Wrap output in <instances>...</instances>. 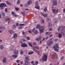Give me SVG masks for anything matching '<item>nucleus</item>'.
I'll return each mask as SVG.
<instances>
[{
	"label": "nucleus",
	"instance_id": "nucleus-49",
	"mask_svg": "<svg viewBox=\"0 0 65 65\" xmlns=\"http://www.w3.org/2000/svg\"><path fill=\"white\" fill-rule=\"evenodd\" d=\"M5 29V27H3L2 28V29L3 30H4V29Z\"/></svg>",
	"mask_w": 65,
	"mask_h": 65
},
{
	"label": "nucleus",
	"instance_id": "nucleus-52",
	"mask_svg": "<svg viewBox=\"0 0 65 65\" xmlns=\"http://www.w3.org/2000/svg\"><path fill=\"white\" fill-rule=\"evenodd\" d=\"M39 39H40H40H42V37H39Z\"/></svg>",
	"mask_w": 65,
	"mask_h": 65
},
{
	"label": "nucleus",
	"instance_id": "nucleus-37",
	"mask_svg": "<svg viewBox=\"0 0 65 65\" xmlns=\"http://www.w3.org/2000/svg\"><path fill=\"white\" fill-rule=\"evenodd\" d=\"M38 63H39V62L38 61H37L35 62V64L36 65H37Z\"/></svg>",
	"mask_w": 65,
	"mask_h": 65
},
{
	"label": "nucleus",
	"instance_id": "nucleus-14",
	"mask_svg": "<svg viewBox=\"0 0 65 65\" xmlns=\"http://www.w3.org/2000/svg\"><path fill=\"white\" fill-rule=\"evenodd\" d=\"M41 15L42 16L45 17V18H46L47 16V14H45L43 13H41Z\"/></svg>",
	"mask_w": 65,
	"mask_h": 65
},
{
	"label": "nucleus",
	"instance_id": "nucleus-51",
	"mask_svg": "<svg viewBox=\"0 0 65 65\" xmlns=\"http://www.w3.org/2000/svg\"><path fill=\"white\" fill-rule=\"evenodd\" d=\"M48 37H46L45 38V40H47V39H48Z\"/></svg>",
	"mask_w": 65,
	"mask_h": 65
},
{
	"label": "nucleus",
	"instance_id": "nucleus-5",
	"mask_svg": "<svg viewBox=\"0 0 65 65\" xmlns=\"http://www.w3.org/2000/svg\"><path fill=\"white\" fill-rule=\"evenodd\" d=\"M53 3L52 6H55V5H57V1L56 0H53L52 1Z\"/></svg>",
	"mask_w": 65,
	"mask_h": 65
},
{
	"label": "nucleus",
	"instance_id": "nucleus-44",
	"mask_svg": "<svg viewBox=\"0 0 65 65\" xmlns=\"http://www.w3.org/2000/svg\"><path fill=\"white\" fill-rule=\"evenodd\" d=\"M47 21L48 22V21H50V19L48 18H47Z\"/></svg>",
	"mask_w": 65,
	"mask_h": 65
},
{
	"label": "nucleus",
	"instance_id": "nucleus-62",
	"mask_svg": "<svg viewBox=\"0 0 65 65\" xmlns=\"http://www.w3.org/2000/svg\"><path fill=\"white\" fill-rule=\"evenodd\" d=\"M20 43H23V42H22V41H20Z\"/></svg>",
	"mask_w": 65,
	"mask_h": 65
},
{
	"label": "nucleus",
	"instance_id": "nucleus-16",
	"mask_svg": "<svg viewBox=\"0 0 65 65\" xmlns=\"http://www.w3.org/2000/svg\"><path fill=\"white\" fill-rule=\"evenodd\" d=\"M25 64H23V65H28V61L27 60H25Z\"/></svg>",
	"mask_w": 65,
	"mask_h": 65
},
{
	"label": "nucleus",
	"instance_id": "nucleus-42",
	"mask_svg": "<svg viewBox=\"0 0 65 65\" xmlns=\"http://www.w3.org/2000/svg\"><path fill=\"white\" fill-rule=\"evenodd\" d=\"M20 0H18L17 2V4H20Z\"/></svg>",
	"mask_w": 65,
	"mask_h": 65
},
{
	"label": "nucleus",
	"instance_id": "nucleus-36",
	"mask_svg": "<svg viewBox=\"0 0 65 65\" xmlns=\"http://www.w3.org/2000/svg\"><path fill=\"white\" fill-rule=\"evenodd\" d=\"M1 14H2V16H3V17H4L5 16V13H1Z\"/></svg>",
	"mask_w": 65,
	"mask_h": 65
},
{
	"label": "nucleus",
	"instance_id": "nucleus-47",
	"mask_svg": "<svg viewBox=\"0 0 65 65\" xmlns=\"http://www.w3.org/2000/svg\"><path fill=\"white\" fill-rule=\"evenodd\" d=\"M13 28H15L16 27V26L15 25H13Z\"/></svg>",
	"mask_w": 65,
	"mask_h": 65
},
{
	"label": "nucleus",
	"instance_id": "nucleus-57",
	"mask_svg": "<svg viewBox=\"0 0 65 65\" xmlns=\"http://www.w3.org/2000/svg\"><path fill=\"white\" fill-rule=\"evenodd\" d=\"M23 41H26V39H24L23 40Z\"/></svg>",
	"mask_w": 65,
	"mask_h": 65
},
{
	"label": "nucleus",
	"instance_id": "nucleus-15",
	"mask_svg": "<svg viewBox=\"0 0 65 65\" xmlns=\"http://www.w3.org/2000/svg\"><path fill=\"white\" fill-rule=\"evenodd\" d=\"M65 28V26H61L59 27L58 29V31H60V29H61V28Z\"/></svg>",
	"mask_w": 65,
	"mask_h": 65
},
{
	"label": "nucleus",
	"instance_id": "nucleus-34",
	"mask_svg": "<svg viewBox=\"0 0 65 65\" xmlns=\"http://www.w3.org/2000/svg\"><path fill=\"white\" fill-rule=\"evenodd\" d=\"M61 34L62 35V36H64L65 35L64 33L62 32H61Z\"/></svg>",
	"mask_w": 65,
	"mask_h": 65
},
{
	"label": "nucleus",
	"instance_id": "nucleus-60",
	"mask_svg": "<svg viewBox=\"0 0 65 65\" xmlns=\"http://www.w3.org/2000/svg\"><path fill=\"white\" fill-rule=\"evenodd\" d=\"M20 61L19 60H17L16 61L17 63H18V62H19Z\"/></svg>",
	"mask_w": 65,
	"mask_h": 65
},
{
	"label": "nucleus",
	"instance_id": "nucleus-55",
	"mask_svg": "<svg viewBox=\"0 0 65 65\" xmlns=\"http://www.w3.org/2000/svg\"><path fill=\"white\" fill-rule=\"evenodd\" d=\"M26 33L25 32H22V34L23 35H24V34H25Z\"/></svg>",
	"mask_w": 65,
	"mask_h": 65
},
{
	"label": "nucleus",
	"instance_id": "nucleus-13",
	"mask_svg": "<svg viewBox=\"0 0 65 65\" xmlns=\"http://www.w3.org/2000/svg\"><path fill=\"white\" fill-rule=\"evenodd\" d=\"M3 63H6V58L5 57H4L3 58Z\"/></svg>",
	"mask_w": 65,
	"mask_h": 65
},
{
	"label": "nucleus",
	"instance_id": "nucleus-39",
	"mask_svg": "<svg viewBox=\"0 0 65 65\" xmlns=\"http://www.w3.org/2000/svg\"><path fill=\"white\" fill-rule=\"evenodd\" d=\"M21 13H22V15H23V16H25V13H24L23 12H22Z\"/></svg>",
	"mask_w": 65,
	"mask_h": 65
},
{
	"label": "nucleus",
	"instance_id": "nucleus-2",
	"mask_svg": "<svg viewBox=\"0 0 65 65\" xmlns=\"http://www.w3.org/2000/svg\"><path fill=\"white\" fill-rule=\"evenodd\" d=\"M53 48H54L55 51H56V52H58L59 51V47L58 46V44H56L54 45L53 47Z\"/></svg>",
	"mask_w": 65,
	"mask_h": 65
},
{
	"label": "nucleus",
	"instance_id": "nucleus-25",
	"mask_svg": "<svg viewBox=\"0 0 65 65\" xmlns=\"http://www.w3.org/2000/svg\"><path fill=\"white\" fill-rule=\"evenodd\" d=\"M33 54V51H30L28 53V55H31V54Z\"/></svg>",
	"mask_w": 65,
	"mask_h": 65
},
{
	"label": "nucleus",
	"instance_id": "nucleus-9",
	"mask_svg": "<svg viewBox=\"0 0 65 65\" xmlns=\"http://www.w3.org/2000/svg\"><path fill=\"white\" fill-rule=\"evenodd\" d=\"M53 11L54 13L55 14L56 13H57L59 12V10L57 9L56 11L55 9H53Z\"/></svg>",
	"mask_w": 65,
	"mask_h": 65
},
{
	"label": "nucleus",
	"instance_id": "nucleus-20",
	"mask_svg": "<svg viewBox=\"0 0 65 65\" xmlns=\"http://www.w3.org/2000/svg\"><path fill=\"white\" fill-rule=\"evenodd\" d=\"M48 26H49V27H52V24L51 23H48Z\"/></svg>",
	"mask_w": 65,
	"mask_h": 65
},
{
	"label": "nucleus",
	"instance_id": "nucleus-30",
	"mask_svg": "<svg viewBox=\"0 0 65 65\" xmlns=\"http://www.w3.org/2000/svg\"><path fill=\"white\" fill-rule=\"evenodd\" d=\"M51 32H46V33H45V34L46 35H50V34H51Z\"/></svg>",
	"mask_w": 65,
	"mask_h": 65
},
{
	"label": "nucleus",
	"instance_id": "nucleus-40",
	"mask_svg": "<svg viewBox=\"0 0 65 65\" xmlns=\"http://www.w3.org/2000/svg\"><path fill=\"white\" fill-rule=\"evenodd\" d=\"M36 40H37V41H38L39 40H40V39H39V38L38 37L37 38Z\"/></svg>",
	"mask_w": 65,
	"mask_h": 65
},
{
	"label": "nucleus",
	"instance_id": "nucleus-23",
	"mask_svg": "<svg viewBox=\"0 0 65 65\" xmlns=\"http://www.w3.org/2000/svg\"><path fill=\"white\" fill-rule=\"evenodd\" d=\"M62 36V35L60 33L58 34V37L59 38H61Z\"/></svg>",
	"mask_w": 65,
	"mask_h": 65
},
{
	"label": "nucleus",
	"instance_id": "nucleus-1",
	"mask_svg": "<svg viewBox=\"0 0 65 65\" xmlns=\"http://www.w3.org/2000/svg\"><path fill=\"white\" fill-rule=\"evenodd\" d=\"M40 25L38 24L36 27L37 29L39 28V30L40 31V33H43V30H44V27L43 26H40Z\"/></svg>",
	"mask_w": 65,
	"mask_h": 65
},
{
	"label": "nucleus",
	"instance_id": "nucleus-17",
	"mask_svg": "<svg viewBox=\"0 0 65 65\" xmlns=\"http://www.w3.org/2000/svg\"><path fill=\"white\" fill-rule=\"evenodd\" d=\"M31 3H32V1L30 0L27 3V4L28 5H30L31 4Z\"/></svg>",
	"mask_w": 65,
	"mask_h": 65
},
{
	"label": "nucleus",
	"instance_id": "nucleus-22",
	"mask_svg": "<svg viewBox=\"0 0 65 65\" xmlns=\"http://www.w3.org/2000/svg\"><path fill=\"white\" fill-rule=\"evenodd\" d=\"M12 57L13 58H16L18 57V55H13L12 56Z\"/></svg>",
	"mask_w": 65,
	"mask_h": 65
},
{
	"label": "nucleus",
	"instance_id": "nucleus-7",
	"mask_svg": "<svg viewBox=\"0 0 65 65\" xmlns=\"http://www.w3.org/2000/svg\"><path fill=\"white\" fill-rule=\"evenodd\" d=\"M6 6V4L4 3H2L0 5V7H5Z\"/></svg>",
	"mask_w": 65,
	"mask_h": 65
},
{
	"label": "nucleus",
	"instance_id": "nucleus-26",
	"mask_svg": "<svg viewBox=\"0 0 65 65\" xmlns=\"http://www.w3.org/2000/svg\"><path fill=\"white\" fill-rule=\"evenodd\" d=\"M6 4L7 5H11V4L8 2H6Z\"/></svg>",
	"mask_w": 65,
	"mask_h": 65
},
{
	"label": "nucleus",
	"instance_id": "nucleus-10",
	"mask_svg": "<svg viewBox=\"0 0 65 65\" xmlns=\"http://www.w3.org/2000/svg\"><path fill=\"white\" fill-rule=\"evenodd\" d=\"M53 43V41H50L49 43H47V45L48 46H51V44H52Z\"/></svg>",
	"mask_w": 65,
	"mask_h": 65
},
{
	"label": "nucleus",
	"instance_id": "nucleus-11",
	"mask_svg": "<svg viewBox=\"0 0 65 65\" xmlns=\"http://www.w3.org/2000/svg\"><path fill=\"white\" fill-rule=\"evenodd\" d=\"M11 13L13 15L14 17H17V15L15 14V13L14 12H12Z\"/></svg>",
	"mask_w": 65,
	"mask_h": 65
},
{
	"label": "nucleus",
	"instance_id": "nucleus-50",
	"mask_svg": "<svg viewBox=\"0 0 65 65\" xmlns=\"http://www.w3.org/2000/svg\"><path fill=\"white\" fill-rule=\"evenodd\" d=\"M8 24H9L10 23V20L9 21H8Z\"/></svg>",
	"mask_w": 65,
	"mask_h": 65
},
{
	"label": "nucleus",
	"instance_id": "nucleus-45",
	"mask_svg": "<svg viewBox=\"0 0 65 65\" xmlns=\"http://www.w3.org/2000/svg\"><path fill=\"white\" fill-rule=\"evenodd\" d=\"M23 53H24V52H23V51H21L20 52L21 55H22V54H23Z\"/></svg>",
	"mask_w": 65,
	"mask_h": 65
},
{
	"label": "nucleus",
	"instance_id": "nucleus-64",
	"mask_svg": "<svg viewBox=\"0 0 65 65\" xmlns=\"http://www.w3.org/2000/svg\"><path fill=\"white\" fill-rule=\"evenodd\" d=\"M63 12H65V9L63 10Z\"/></svg>",
	"mask_w": 65,
	"mask_h": 65
},
{
	"label": "nucleus",
	"instance_id": "nucleus-53",
	"mask_svg": "<svg viewBox=\"0 0 65 65\" xmlns=\"http://www.w3.org/2000/svg\"><path fill=\"white\" fill-rule=\"evenodd\" d=\"M33 44L34 45H36V44H37L36 43H33Z\"/></svg>",
	"mask_w": 65,
	"mask_h": 65
},
{
	"label": "nucleus",
	"instance_id": "nucleus-54",
	"mask_svg": "<svg viewBox=\"0 0 65 65\" xmlns=\"http://www.w3.org/2000/svg\"><path fill=\"white\" fill-rule=\"evenodd\" d=\"M19 29H22V27H19Z\"/></svg>",
	"mask_w": 65,
	"mask_h": 65
},
{
	"label": "nucleus",
	"instance_id": "nucleus-46",
	"mask_svg": "<svg viewBox=\"0 0 65 65\" xmlns=\"http://www.w3.org/2000/svg\"><path fill=\"white\" fill-rule=\"evenodd\" d=\"M19 25L20 26H24V24H20Z\"/></svg>",
	"mask_w": 65,
	"mask_h": 65
},
{
	"label": "nucleus",
	"instance_id": "nucleus-61",
	"mask_svg": "<svg viewBox=\"0 0 65 65\" xmlns=\"http://www.w3.org/2000/svg\"><path fill=\"white\" fill-rule=\"evenodd\" d=\"M52 28H50L49 29V31H52Z\"/></svg>",
	"mask_w": 65,
	"mask_h": 65
},
{
	"label": "nucleus",
	"instance_id": "nucleus-58",
	"mask_svg": "<svg viewBox=\"0 0 65 65\" xmlns=\"http://www.w3.org/2000/svg\"><path fill=\"white\" fill-rule=\"evenodd\" d=\"M16 25L17 26H18V25H19V23H17L16 24Z\"/></svg>",
	"mask_w": 65,
	"mask_h": 65
},
{
	"label": "nucleus",
	"instance_id": "nucleus-3",
	"mask_svg": "<svg viewBox=\"0 0 65 65\" xmlns=\"http://www.w3.org/2000/svg\"><path fill=\"white\" fill-rule=\"evenodd\" d=\"M47 59V55L44 54L42 57V60L43 61H46Z\"/></svg>",
	"mask_w": 65,
	"mask_h": 65
},
{
	"label": "nucleus",
	"instance_id": "nucleus-28",
	"mask_svg": "<svg viewBox=\"0 0 65 65\" xmlns=\"http://www.w3.org/2000/svg\"><path fill=\"white\" fill-rule=\"evenodd\" d=\"M24 43H22L21 45V46L22 47H24Z\"/></svg>",
	"mask_w": 65,
	"mask_h": 65
},
{
	"label": "nucleus",
	"instance_id": "nucleus-27",
	"mask_svg": "<svg viewBox=\"0 0 65 65\" xmlns=\"http://www.w3.org/2000/svg\"><path fill=\"white\" fill-rule=\"evenodd\" d=\"M15 10L17 11H18L19 10V8H18L17 7H15Z\"/></svg>",
	"mask_w": 65,
	"mask_h": 65
},
{
	"label": "nucleus",
	"instance_id": "nucleus-19",
	"mask_svg": "<svg viewBox=\"0 0 65 65\" xmlns=\"http://www.w3.org/2000/svg\"><path fill=\"white\" fill-rule=\"evenodd\" d=\"M54 56L55 58H57V54H56V53H54Z\"/></svg>",
	"mask_w": 65,
	"mask_h": 65
},
{
	"label": "nucleus",
	"instance_id": "nucleus-18",
	"mask_svg": "<svg viewBox=\"0 0 65 65\" xmlns=\"http://www.w3.org/2000/svg\"><path fill=\"white\" fill-rule=\"evenodd\" d=\"M8 32L11 34H13V31L11 30H9L8 31Z\"/></svg>",
	"mask_w": 65,
	"mask_h": 65
},
{
	"label": "nucleus",
	"instance_id": "nucleus-12",
	"mask_svg": "<svg viewBox=\"0 0 65 65\" xmlns=\"http://www.w3.org/2000/svg\"><path fill=\"white\" fill-rule=\"evenodd\" d=\"M13 52L14 54H17V55L19 54V52L18 50H15Z\"/></svg>",
	"mask_w": 65,
	"mask_h": 65
},
{
	"label": "nucleus",
	"instance_id": "nucleus-31",
	"mask_svg": "<svg viewBox=\"0 0 65 65\" xmlns=\"http://www.w3.org/2000/svg\"><path fill=\"white\" fill-rule=\"evenodd\" d=\"M27 46L28 45H27V44L24 43V47H27Z\"/></svg>",
	"mask_w": 65,
	"mask_h": 65
},
{
	"label": "nucleus",
	"instance_id": "nucleus-8",
	"mask_svg": "<svg viewBox=\"0 0 65 65\" xmlns=\"http://www.w3.org/2000/svg\"><path fill=\"white\" fill-rule=\"evenodd\" d=\"M18 37V34H15L13 35V36L12 37V38H14L15 39H16Z\"/></svg>",
	"mask_w": 65,
	"mask_h": 65
},
{
	"label": "nucleus",
	"instance_id": "nucleus-63",
	"mask_svg": "<svg viewBox=\"0 0 65 65\" xmlns=\"http://www.w3.org/2000/svg\"><path fill=\"white\" fill-rule=\"evenodd\" d=\"M42 59L41 58L40 59V61H42Z\"/></svg>",
	"mask_w": 65,
	"mask_h": 65
},
{
	"label": "nucleus",
	"instance_id": "nucleus-29",
	"mask_svg": "<svg viewBox=\"0 0 65 65\" xmlns=\"http://www.w3.org/2000/svg\"><path fill=\"white\" fill-rule=\"evenodd\" d=\"M44 11H47V8H46V7H45L44 9Z\"/></svg>",
	"mask_w": 65,
	"mask_h": 65
},
{
	"label": "nucleus",
	"instance_id": "nucleus-41",
	"mask_svg": "<svg viewBox=\"0 0 65 65\" xmlns=\"http://www.w3.org/2000/svg\"><path fill=\"white\" fill-rule=\"evenodd\" d=\"M7 8H6L5 9V12H7L8 11L7 10Z\"/></svg>",
	"mask_w": 65,
	"mask_h": 65
},
{
	"label": "nucleus",
	"instance_id": "nucleus-24",
	"mask_svg": "<svg viewBox=\"0 0 65 65\" xmlns=\"http://www.w3.org/2000/svg\"><path fill=\"white\" fill-rule=\"evenodd\" d=\"M4 48V47L2 45H1L0 47V49H1V50H3Z\"/></svg>",
	"mask_w": 65,
	"mask_h": 65
},
{
	"label": "nucleus",
	"instance_id": "nucleus-4",
	"mask_svg": "<svg viewBox=\"0 0 65 65\" xmlns=\"http://www.w3.org/2000/svg\"><path fill=\"white\" fill-rule=\"evenodd\" d=\"M38 3V2L37 1L36 2V6L35 7L36 9H39L40 7Z\"/></svg>",
	"mask_w": 65,
	"mask_h": 65
},
{
	"label": "nucleus",
	"instance_id": "nucleus-33",
	"mask_svg": "<svg viewBox=\"0 0 65 65\" xmlns=\"http://www.w3.org/2000/svg\"><path fill=\"white\" fill-rule=\"evenodd\" d=\"M38 30H36L34 32V33L35 34H37L38 33Z\"/></svg>",
	"mask_w": 65,
	"mask_h": 65
},
{
	"label": "nucleus",
	"instance_id": "nucleus-48",
	"mask_svg": "<svg viewBox=\"0 0 65 65\" xmlns=\"http://www.w3.org/2000/svg\"><path fill=\"white\" fill-rule=\"evenodd\" d=\"M28 32L29 33H31L32 32L31 31V30H30L28 31Z\"/></svg>",
	"mask_w": 65,
	"mask_h": 65
},
{
	"label": "nucleus",
	"instance_id": "nucleus-59",
	"mask_svg": "<svg viewBox=\"0 0 65 65\" xmlns=\"http://www.w3.org/2000/svg\"><path fill=\"white\" fill-rule=\"evenodd\" d=\"M33 31H35V28H34L33 29Z\"/></svg>",
	"mask_w": 65,
	"mask_h": 65
},
{
	"label": "nucleus",
	"instance_id": "nucleus-21",
	"mask_svg": "<svg viewBox=\"0 0 65 65\" xmlns=\"http://www.w3.org/2000/svg\"><path fill=\"white\" fill-rule=\"evenodd\" d=\"M10 20V19H9V18H7L6 19L5 21H6V22H8V21H9Z\"/></svg>",
	"mask_w": 65,
	"mask_h": 65
},
{
	"label": "nucleus",
	"instance_id": "nucleus-35",
	"mask_svg": "<svg viewBox=\"0 0 65 65\" xmlns=\"http://www.w3.org/2000/svg\"><path fill=\"white\" fill-rule=\"evenodd\" d=\"M25 58L27 60V61H28L29 60V57H26Z\"/></svg>",
	"mask_w": 65,
	"mask_h": 65
},
{
	"label": "nucleus",
	"instance_id": "nucleus-56",
	"mask_svg": "<svg viewBox=\"0 0 65 65\" xmlns=\"http://www.w3.org/2000/svg\"><path fill=\"white\" fill-rule=\"evenodd\" d=\"M58 39H55V41H58Z\"/></svg>",
	"mask_w": 65,
	"mask_h": 65
},
{
	"label": "nucleus",
	"instance_id": "nucleus-32",
	"mask_svg": "<svg viewBox=\"0 0 65 65\" xmlns=\"http://www.w3.org/2000/svg\"><path fill=\"white\" fill-rule=\"evenodd\" d=\"M28 45L31 46H32V45L31 44V43L28 42Z\"/></svg>",
	"mask_w": 65,
	"mask_h": 65
},
{
	"label": "nucleus",
	"instance_id": "nucleus-38",
	"mask_svg": "<svg viewBox=\"0 0 65 65\" xmlns=\"http://www.w3.org/2000/svg\"><path fill=\"white\" fill-rule=\"evenodd\" d=\"M64 58V56H62L60 58L61 60H63V59Z\"/></svg>",
	"mask_w": 65,
	"mask_h": 65
},
{
	"label": "nucleus",
	"instance_id": "nucleus-43",
	"mask_svg": "<svg viewBox=\"0 0 65 65\" xmlns=\"http://www.w3.org/2000/svg\"><path fill=\"white\" fill-rule=\"evenodd\" d=\"M30 38L29 37H27L26 38V39H27V40H30Z\"/></svg>",
	"mask_w": 65,
	"mask_h": 65
},
{
	"label": "nucleus",
	"instance_id": "nucleus-6",
	"mask_svg": "<svg viewBox=\"0 0 65 65\" xmlns=\"http://www.w3.org/2000/svg\"><path fill=\"white\" fill-rule=\"evenodd\" d=\"M36 49L37 50H39V47L37 46H35L33 48L34 50L35 51L36 53H37L38 52V50H36Z\"/></svg>",
	"mask_w": 65,
	"mask_h": 65
}]
</instances>
